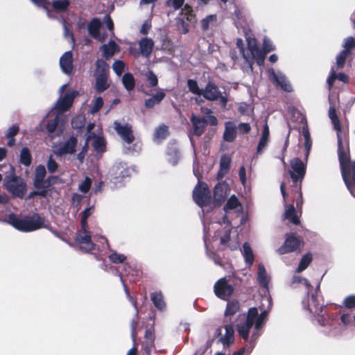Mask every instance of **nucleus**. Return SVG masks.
<instances>
[{"mask_svg":"<svg viewBox=\"0 0 355 355\" xmlns=\"http://www.w3.org/2000/svg\"><path fill=\"white\" fill-rule=\"evenodd\" d=\"M123 87L128 92L134 89L135 86V79L131 73L127 72L123 74L121 78Z\"/></svg>","mask_w":355,"mask_h":355,"instance_id":"36","label":"nucleus"},{"mask_svg":"<svg viewBox=\"0 0 355 355\" xmlns=\"http://www.w3.org/2000/svg\"><path fill=\"white\" fill-rule=\"evenodd\" d=\"M60 66L62 71L71 75L73 71V54L71 51L65 52L60 58Z\"/></svg>","mask_w":355,"mask_h":355,"instance_id":"26","label":"nucleus"},{"mask_svg":"<svg viewBox=\"0 0 355 355\" xmlns=\"http://www.w3.org/2000/svg\"><path fill=\"white\" fill-rule=\"evenodd\" d=\"M248 48L246 50L244 49L243 41L241 38L236 40V46L239 50L240 53L242 55L245 63L248 64V68L252 72L253 71L252 57H256L259 60V62H261L263 58L261 53L258 50V44L256 39L248 37L246 38Z\"/></svg>","mask_w":355,"mask_h":355,"instance_id":"4","label":"nucleus"},{"mask_svg":"<svg viewBox=\"0 0 355 355\" xmlns=\"http://www.w3.org/2000/svg\"><path fill=\"white\" fill-rule=\"evenodd\" d=\"M109 259L114 263H123L126 257L123 254H119L116 252L109 255Z\"/></svg>","mask_w":355,"mask_h":355,"instance_id":"57","label":"nucleus"},{"mask_svg":"<svg viewBox=\"0 0 355 355\" xmlns=\"http://www.w3.org/2000/svg\"><path fill=\"white\" fill-rule=\"evenodd\" d=\"M320 283L319 282L315 288L314 293H311V299L308 296L307 299L302 301V306L304 309H307L310 313H317L319 309H322V304L320 303Z\"/></svg>","mask_w":355,"mask_h":355,"instance_id":"17","label":"nucleus"},{"mask_svg":"<svg viewBox=\"0 0 355 355\" xmlns=\"http://www.w3.org/2000/svg\"><path fill=\"white\" fill-rule=\"evenodd\" d=\"M151 96L144 101V106L147 109H152L156 105L161 103L166 96V94L163 89H159L155 94L150 95Z\"/></svg>","mask_w":355,"mask_h":355,"instance_id":"27","label":"nucleus"},{"mask_svg":"<svg viewBox=\"0 0 355 355\" xmlns=\"http://www.w3.org/2000/svg\"><path fill=\"white\" fill-rule=\"evenodd\" d=\"M184 3V0H166L165 5L168 8H171L173 10L180 9Z\"/></svg>","mask_w":355,"mask_h":355,"instance_id":"56","label":"nucleus"},{"mask_svg":"<svg viewBox=\"0 0 355 355\" xmlns=\"http://www.w3.org/2000/svg\"><path fill=\"white\" fill-rule=\"evenodd\" d=\"M236 125L233 121H226L225 123V130L223 138L225 141L232 142L236 137Z\"/></svg>","mask_w":355,"mask_h":355,"instance_id":"28","label":"nucleus"},{"mask_svg":"<svg viewBox=\"0 0 355 355\" xmlns=\"http://www.w3.org/2000/svg\"><path fill=\"white\" fill-rule=\"evenodd\" d=\"M349 51L343 50L336 57V64L338 68H343L345 65L346 58L349 54Z\"/></svg>","mask_w":355,"mask_h":355,"instance_id":"54","label":"nucleus"},{"mask_svg":"<svg viewBox=\"0 0 355 355\" xmlns=\"http://www.w3.org/2000/svg\"><path fill=\"white\" fill-rule=\"evenodd\" d=\"M46 167H47L48 171L51 173H55L58 168V164L53 159L51 155L49 157V158L47 161Z\"/></svg>","mask_w":355,"mask_h":355,"instance_id":"60","label":"nucleus"},{"mask_svg":"<svg viewBox=\"0 0 355 355\" xmlns=\"http://www.w3.org/2000/svg\"><path fill=\"white\" fill-rule=\"evenodd\" d=\"M92 137L94 138L92 146L94 150L97 153H103L105 152L106 149V142L104 138L96 135Z\"/></svg>","mask_w":355,"mask_h":355,"instance_id":"39","label":"nucleus"},{"mask_svg":"<svg viewBox=\"0 0 355 355\" xmlns=\"http://www.w3.org/2000/svg\"><path fill=\"white\" fill-rule=\"evenodd\" d=\"M20 162L26 166H29L31 163V155L27 147L23 148L21 150Z\"/></svg>","mask_w":355,"mask_h":355,"instance_id":"46","label":"nucleus"},{"mask_svg":"<svg viewBox=\"0 0 355 355\" xmlns=\"http://www.w3.org/2000/svg\"><path fill=\"white\" fill-rule=\"evenodd\" d=\"M6 222L21 232H29L41 228H46L51 230L55 236H58L57 232L53 231L46 224L45 218L40 216L38 214L21 217L12 213L8 215Z\"/></svg>","mask_w":355,"mask_h":355,"instance_id":"3","label":"nucleus"},{"mask_svg":"<svg viewBox=\"0 0 355 355\" xmlns=\"http://www.w3.org/2000/svg\"><path fill=\"white\" fill-rule=\"evenodd\" d=\"M101 26V20L97 18H93L90 22L87 25V30L89 34L95 40H97L100 42H104L105 40V35H101L100 33V28Z\"/></svg>","mask_w":355,"mask_h":355,"instance_id":"24","label":"nucleus"},{"mask_svg":"<svg viewBox=\"0 0 355 355\" xmlns=\"http://www.w3.org/2000/svg\"><path fill=\"white\" fill-rule=\"evenodd\" d=\"M241 206V204L238 200V198L234 196H232L229 200H227V203L225 204L224 207V211L226 213H228L230 210L236 209Z\"/></svg>","mask_w":355,"mask_h":355,"instance_id":"47","label":"nucleus"},{"mask_svg":"<svg viewBox=\"0 0 355 355\" xmlns=\"http://www.w3.org/2000/svg\"><path fill=\"white\" fill-rule=\"evenodd\" d=\"M85 118L83 115L76 116L71 120V126L74 129H80L85 126Z\"/></svg>","mask_w":355,"mask_h":355,"instance_id":"52","label":"nucleus"},{"mask_svg":"<svg viewBox=\"0 0 355 355\" xmlns=\"http://www.w3.org/2000/svg\"><path fill=\"white\" fill-rule=\"evenodd\" d=\"M312 261V255L310 253L304 254L301 259L298 267L296 269L297 272H301L304 271Z\"/></svg>","mask_w":355,"mask_h":355,"instance_id":"44","label":"nucleus"},{"mask_svg":"<svg viewBox=\"0 0 355 355\" xmlns=\"http://www.w3.org/2000/svg\"><path fill=\"white\" fill-rule=\"evenodd\" d=\"M343 304L348 309L355 307V295H349L345 297L343 301Z\"/></svg>","mask_w":355,"mask_h":355,"instance_id":"63","label":"nucleus"},{"mask_svg":"<svg viewBox=\"0 0 355 355\" xmlns=\"http://www.w3.org/2000/svg\"><path fill=\"white\" fill-rule=\"evenodd\" d=\"M139 322V310H135V313L133 318L130 321V329H131V336L132 340H135V338L137 336V327Z\"/></svg>","mask_w":355,"mask_h":355,"instance_id":"51","label":"nucleus"},{"mask_svg":"<svg viewBox=\"0 0 355 355\" xmlns=\"http://www.w3.org/2000/svg\"><path fill=\"white\" fill-rule=\"evenodd\" d=\"M95 77L108 78L110 67L105 60L102 59H98L95 62Z\"/></svg>","mask_w":355,"mask_h":355,"instance_id":"30","label":"nucleus"},{"mask_svg":"<svg viewBox=\"0 0 355 355\" xmlns=\"http://www.w3.org/2000/svg\"><path fill=\"white\" fill-rule=\"evenodd\" d=\"M300 240L293 235L286 234V240L284 244L277 250L279 254H284L288 252L296 251L300 248Z\"/></svg>","mask_w":355,"mask_h":355,"instance_id":"19","label":"nucleus"},{"mask_svg":"<svg viewBox=\"0 0 355 355\" xmlns=\"http://www.w3.org/2000/svg\"><path fill=\"white\" fill-rule=\"evenodd\" d=\"M230 166V159L228 157L223 156L220 160V168L223 171H229Z\"/></svg>","mask_w":355,"mask_h":355,"instance_id":"64","label":"nucleus"},{"mask_svg":"<svg viewBox=\"0 0 355 355\" xmlns=\"http://www.w3.org/2000/svg\"><path fill=\"white\" fill-rule=\"evenodd\" d=\"M241 254L244 257L246 265L249 267L251 266L254 260V255L248 243L245 242L243 243Z\"/></svg>","mask_w":355,"mask_h":355,"instance_id":"34","label":"nucleus"},{"mask_svg":"<svg viewBox=\"0 0 355 355\" xmlns=\"http://www.w3.org/2000/svg\"><path fill=\"white\" fill-rule=\"evenodd\" d=\"M223 227V230H217L215 237L220 238V243L221 245H227L231 250H235L239 248V243L236 241H231L230 233L232 230V225L230 221L227 219L226 216H224L222 219V222H218Z\"/></svg>","mask_w":355,"mask_h":355,"instance_id":"6","label":"nucleus"},{"mask_svg":"<svg viewBox=\"0 0 355 355\" xmlns=\"http://www.w3.org/2000/svg\"><path fill=\"white\" fill-rule=\"evenodd\" d=\"M151 300L154 306L159 310L162 311L165 309L166 304L164 301V297L161 292H155L151 294Z\"/></svg>","mask_w":355,"mask_h":355,"instance_id":"37","label":"nucleus"},{"mask_svg":"<svg viewBox=\"0 0 355 355\" xmlns=\"http://www.w3.org/2000/svg\"><path fill=\"white\" fill-rule=\"evenodd\" d=\"M3 186L14 197L24 198L26 185L21 178L15 175L6 176L3 180Z\"/></svg>","mask_w":355,"mask_h":355,"instance_id":"7","label":"nucleus"},{"mask_svg":"<svg viewBox=\"0 0 355 355\" xmlns=\"http://www.w3.org/2000/svg\"><path fill=\"white\" fill-rule=\"evenodd\" d=\"M187 87L189 91L192 94L198 96H201L202 92V89H200L198 86V84L196 80L193 79H189L187 80Z\"/></svg>","mask_w":355,"mask_h":355,"instance_id":"48","label":"nucleus"},{"mask_svg":"<svg viewBox=\"0 0 355 355\" xmlns=\"http://www.w3.org/2000/svg\"><path fill=\"white\" fill-rule=\"evenodd\" d=\"M119 276L120 277V281L123 286V289H124V291H125V295L128 298V300L131 302V304H132V306H134L135 308V310H138V308L137 306V300L136 299H135L134 297H132L130 295V293L128 292V288H127V286L125 284V282L123 279V277H122V275L121 273L119 274Z\"/></svg>","mask_w":355,"mask_h":355,"instance_id":"53","label":"nucleus"},{"mask_svg":"<svg viewBox=\"0 0 355 355\" xmlns=\"http://www.w3.org/2000/svg\"><path fill=\"white\" fill-rule=\"evenodd\" d=\"M94 206H91L85 209L82 211V218H81V227L83 230H85L87 227V218L92 214L94 211Z\"/></svg>","mask_w":355,"mask_h":355,"instance_id":"49","label":"nucleus"},{"mask_svg":"<svg viewBox=\"0 0 355 355\" xmlns=\"http://www.w3.org/2000/svg\"><path fill=\"white\" fill-rule=\"evenodd\" d=\"M284 218L289 220L293 224L297 225L300 223V219L296 216L295 209L293 205H290L286 207Z\"/></svg>","mask_w":355,"mask_h":355,"instance_id":"38","label":"nucleus"},{"mask_svg":"<svg viewBox=\"0 0 355 355\" xmlns=\"http://www.w3.org/2000/svg\"><path fill=\"white\" fill-rule=\"evenodd\" d=\"M146 83L145 86H141L139 91L146 96H150L154 91L153 87H157L158 85V78L153 71H148L145 73Z\"/></svg>","mask_w":355,"mask_h":355,"instance_id":"21","label":"nucleus"},{"mask_svg":"<svg viewBox=\"0 0 355 355\" xmlns=\"http://www.w3.org/2000/svg\"><path fill=\"white\" fill-rule=\"evenodd\" d=\"M343 47L345 48L344 50H347L349 51L350 49H354L355 47V38L352 36L345 38Z\"/></svg>","mask_w":355,"mask_h":355,"instance_id":"62","label":"nucleus"},{"mask_svg":"<svg viewBox=\"0 0 355 355\" xmlns=\"http://www.w3.org/2000/svg\"><path fill=\"white\" fill-rule=\"evenodd\" d=\"M168 127L162 124L156 128L153 139L155 142H161L168 137Z\"/></svg>","mask_w":355,"mask_h":355,"instance_id":"35","label":"nucleus"},{"mask_svg":"<svg viewBox=\"0 0 355 355\" xmlns=\"http://www.w3.org/2000/svg\"><path fill=\"white\" fill-rule=\"evenodd\" d=\"M233 278L230 276L221 278L216 282L214 290L216 295L223 300H227L234 292Z\"/></svg>","mask_w":355,"mask_h":355,"instance_id":"10","label":"nucleus"},{"mask_svg":"<svg viewBox=\"0 0 355 355\" xmlns=\"http://www.w3.org/2000/svg\"><path fill=\"white\" fill-rule=\"evenodd\" d=\"M141 150V144L139 142L135 143L132 146H125L123 152L125 154H132L135 153H139Z\"/></svg>","mask_w":355,"mask_h":355,"instance_id":"58","label":"nucleus"},{"mask_svg":"<svg viewBox=\"0 0 355 355\" xmlns=\"http://www.w3.org/2000/svg\"><path fill=\"white\" fill-rule=\"evenodd\" d=\"M46 174V171L43 165H39L36 167L34 178L35 187L37 189H45L49 187L51 184L55 183V180L57 178L51 176L44 180Z\"/></svg>","mask_w":355,"mask_h":355,"instance_id":"14","label":"nucleus"},{"mask_svg":"<svg viewBox=\"0 0 355 355\" xmlns=\"http://www.w3.org/2000/svg\"><path fill=\"white\" fill-rule=\"evenodd\" d=\"M258 50L261 53V55L263 58V60L261 62H259L258 58H257L256 57H252V62H253V63L256 62L259 66H262L264 64L266 54L268 53L275 50V46L273 45L272 42L268 38L265 37L263 39L262 50L260 49L259 46H258Z\"/></svg>","mask_w":355,"mask_h":355,"instance_id":"29","label":"nucleus"},{"mask_svg":"<svg viewBox=\"0 0 355 355\" xmlns=\"http://www.w3.org/2000/svg\"><path fill=\"white\" fill-rule=\"evenodd\" d=\"M76 242L80 248L86 252H89L94 248V244L91 240V235L87 228L82 229L81 233L76 236Z\"/></svg>","mask_w":355,"mask_h":355,"instance_id":"22","label":"nucleus"},{"mask_svg":"<svg viewBox=\"0 0 355 355\" xmlns=\"http://www.w3.org/2000/svg\"><path fill=\"white\" fill-rule=\"evenodd\" d=\"M190 121L193 128V134L196 136L202 135L207 125L216 126L218 125V119L214 115L198 116L192 114Z\"/></svg>","mask_w":355,"mask_h":355,"instance_id":"8","label":"nucleus"},{"mask_svg":"<svg viewBox=\"0 0 355 355\" xmlns=\"http://www.w3.org/2000/svg\"><path fill=\"white\" fill-rule=\"evenodd\" d=\"M166 155L168 157V162L173 166H175L178 163L180 159V154L175 144H170L168 145Z\"/></svg>","mask_w":355,"mask_h":355,"instance_id":"31","label":"nucleus"},{"mask_svg":"<svg viewBox=\"0 0 355 355\" xmlns=\"http://www.w3.org/2000/svg\"><path fill=\"white\" fill-rule=\"evenodd\" d=\"M257 282L261 286L268 290L269 277L263 263L258 265Z\"/></svg>","mask_w":355,"mask_h":355,"instance_id":"33","label":"nucleus"},{"mask_svg":"<svg viewBox=\"0 0 355 355\" xmlns=\"http://www.w3.org/2000/svg\"><path fill=\"white\" fill-rule=\"evenodd\" d=\"M193 198L195 202L203 208L211 200V194L206 184H198L193 191Z\"/></svg>","mask_w":355,"mask_h":355,"instance_id":"13","label":"nucleus"},{"mask_svg":"<svg viewBox=\"0 0 355 355\" xmlns=\"http://www.w3.org/2000/svg\"><path fill=\"white\" fill-rule=\"evenodd\" d=\"M60 114L57 113V114L55 115L54 119L49 121L46 124V130L49 132V135L51 137H53V134L55 132V130L57 128V126H58L59 121H60Z\"/></svg>","mask_w":355,"mask_h":355,"instance_id":"43","label":"nucleus"},{"mask_svg":"<svg viewBox=\"0 0 355 355\" xmlns=\"http://www.w3.org/2000/svg\"><path fill=\"white\" fill-rule=\"evenodd\" d=\"M290 177L295 184L300 183V186L306 173V164L300 159L294 158L290 162Z\"/></svg>","mask_w":355,"mask_h":355,"instance_id":"12","label":"nucleus"},{"mask_svg":"<svg viewBox=\"0 0 355 355\" xmlns=\"http://www.w3.org/2000/svg\"><path fill=\"white\" fill-rule=\"evenodd\" d=\"M139 51L134 53L135 57H137L139 54L145 58H148L152 53L154 46V42L148 37L141 38L139 42Z\"/></svg>","mask_w":355,"mask_h":355,"instance_id":"25","label":"nucleus"},{"mask_svg":"<svg viewBox=\"0 0 355 355\" xmlns=\"http://www.w3.org/2000/svg\"><path fill=\"white\" fill-rule=\"evenodd\" d=\"M269 311L264 310L259 313L257 307H251L247 313L240 314L236 322V329L239 336L248 343L246 349L243 347L232 355H249L254 347L259 337L262 335L263 327L268 320Z\"/></svg>","mask_w":355,"mask_h":355,"instance_id":"1","label":"nucleus"},{"mask_svg":"<svg viewBox=\"0 0 355 355\" xmlns=\"http://www.w3.org/2000/svg\"><path fill=\"white\" fill-rule=\"evenodd\" d=\"M95 89L98 93H102L105 91L109 87L108 78L95 77Z\"/></svg>","mask_w":355,"mask_h":355,"instance_id":"41","label":"nucleus"},{"mask_svg":"<svg viewBox=\"0 0 355 355\" xmlns=\"http://www.w3.org/2000/svg\"><path fill=\"white\" fill-rule=\"evenodd\" d=\"M334 128L336 131L338 139V155L340 166L341 174L345 184L355 198V162L349 159L348 144H344L341 137V124L338 117L330 119Z\"/></svg>","mask_w":355,"mask_h":355,"instance_id":"2","label":"nucleus"},{"mask_svg":"<svg viewBox=\"0 0 355 355\" xmlns=\"http://www.w3.org/2000/svg\"><path fill=\"white\" fill-rule=\"evenodd\" d=\"M240 310V304L236 300L229 301L227 303L225 316L229 317L235 315Z\"/></svg>","mask_w":355,"mask_h":355,"instance_id":"40","label":"nucleus"},{"mask_svg":"<svg viewBox=\"0 0 355 355\" xmlns=\"http://www.w3.org/2000/svg\"><path fill=\"white\" fill-rule=\"evenodd\" d=\"M77 144V137L76 136L71 135L55 148L54 150V153L59 157H62V155H73L76 152V148Z\"/></svg>","mask_w":355,"mask_h":355,"instance_id":"15","label":"nucleus"},{"mask_svg":"<svg viewBox=\"0 0 355 355\" xmlns=\"http://www.w3.org/2000/svg\"><path fill=\"white\" fill-rule=\"evenodd\" d=\"M92 185V180L89 177H86L83 182H80L78 185V190L83 193H87Z\"/></svg>","mask_w":355,"mask_h":355,"instance_id":"55","label":"nucleus"},{"mask_svg":"<svg viewBox=\"0 0 355 355\" xmlns=\"http://www.w3.org/2000/svg\"><path fill=\"white\" fill-rule=\"evenodd\" d=\"M209 101H219L222 108H225L228 98L225 92H222L214 81H209L202 88V95Z\"/></svg>","mask_w":355,"mask_h":355,"instance_id":"5","label":"nucleus"},{"mask_svg":"<svg viewBox=\"0 0 355 355\" xmlns=\"http://www.w3.org/2000/svg\"><path fill=\"white\" fill-rule=\"evenodd\" d=\"M214 336L218 338L217 343H221L223 348H228L234 342V330L232 324H225L216 329Z\"/></svg>","mask_w":355,"mask_h":355,"instance_id":"11","label":"nucleus"},{"mask_svg":"<svg viewBox=\"0 0 355 355\" xmlns=\"http://www.w3.org/2000/svg\"><path fill=\"white\" fill-rule=\"evenodd\" d=\"M101 50L103 51V56L106 60H109L116 52L119 51V47L114 41L111 40L108 44H103L101 46Z\"/></svg>","mask_w":355,"mask_h":355,"instance_id":"32","label":"nucleus"},{"mask_svg":"<svg viewBox=\"0 0 355 355\" xmlns=\"http://www.w3.org/2000/svg\"><path fill=\"white\" fill-rule=\"evenodd\" d=\"M268 76L270 80L280 87L285 92L292 91V86L286 76L281 71H275L273 69H268Z\"/></svg>","mask_w":355,"mask_h":355,"instance_id":"18","label":"nucleus"},{"mask_svg":"<svg viewBox=\"0 0 355 355\" xmlns=\"http://www.w3.org/2000/svg\"><path fill=\"white\" fill-rule=\"evenodd\" d=\"M125 64L121 60H116L112 64L113 71L117 76H121L123 69H124Z\"/></svg>","mask_w":355,"mask_h":355,"instance_id":"59","label":"nucleus"},{"mask_svg":"<svg viewBox=\"0 0 355 355\" xmlns=\"http://www.w3.org/2000/svg\"><path fill=\"white\" fill-rule=\"evenodd\" d=\"M67 84L62 85L59 89L60 97L55 103V110L58 113L61 114L62 112L67 111L73 104L75 97L78 95V92L74 90H69L62 96Z\"/></svg>","mask_w":355,"mask_h":355,"instance_id":"9","label":"nucleus"},{"mask_svg":"<svg viewBox=\"0 0 355 355\" xmlns=\"http://www.w3.org/2000/svg\"><path fill=\"white\" fill-rule=\"evenodd\" d=\"M217 17L216 15H209L202 19L201 26L204 31L210 29L216 22Z\"/></svg>","mask_w":355,"mask_h":355,"instance_id":"42","label":"nucleus"},{"mask_svg":"<svg viewBox=\"0 0 355 355\" xmlns=\"http://www.w3.org/2000/svg\"><path fill=\"white\" fill-rule=\"evenodd\" d=\"M113 125L114 129L124 143L130 144L134 141L135 136L131 125L127 123H121L118 121H114Z\"/></svg>","mask_w":355,"mask_h":355,"instance_id":"16","label":"nucleus"},{"mask_svg":"<svg viewBox=\"0 0 355 355\" xmlns=\"http://www.w3.org/2000/svg\"><path fill=\"white\" fill-rule=\"evenodd\" d=\"M291 284H304L306 286V287L307 288V294L308 295H309L311 288H312V286L308 279H306L304 277H302L299 275H294L293 277L292 280H291Z\"/></svg>","mask_w":355,"mask_h":355,"instance_id":"50","label":"nucleus"},{"mask_svg":"<svg viewBox=\"0 0 355 355\" xmlns=\"http://www.w3.org/2000/svg\"><path fill=\"white\" fill-rule=\"evenodd\" d=\"M130 168L125 163L114 164L110 171V175L114 180L123 179L130 175Z\"/></svg>","mask_w":355,"mask_h":355,"instance_id":"23","label":"nucleus"},{"mask_svg":"<svg viewBox=\"0 0 355 355\" xmlns=\"http://www.w3.org/2000/svg\"><path fill=\"white\" fill-rule=\"evenodd\" d=\"M230 191L229 185L225 182H218L214 187V200L216 206L220 205L225 202Z\"/></svg>","mask_w":355,"mask_h":355,"instance_id":"20","label":"nucleus"},{"mask_svg":"<svg viewBox=\"0 0 355 355\" xmlns=\"http://www.w3.org/2000/svg\"><path fill=\"white\" fill-rule=\"evenodd\" d=\"M103 105V101L101 97H97L94 99V103L90 110L92 114L96 113Z\"/></svg>","mask_w":355,"mask_h":355,"instance_id":"61","label":"nucleus"},{"mask_svg":"<svg viewBox=\"0 0 355 355\" xmlns=\"http://www.w3.org/2000/svg\"><path fill=\"white\" fill-rule=\"evenodd\" d=\"M69 5V0H55L52 2L53 8L58 12L67 11Z\"/></svg>","mask_w":355,"mask_h":355,"instance_id":"45","label":"nucleus"}]
</instances>
